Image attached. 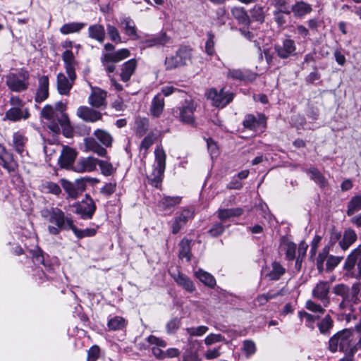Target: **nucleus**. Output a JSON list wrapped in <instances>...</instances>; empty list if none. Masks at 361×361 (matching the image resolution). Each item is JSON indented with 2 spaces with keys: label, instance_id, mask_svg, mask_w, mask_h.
Masks as SVG:
<instances>
[{
  "label": "nucleus",
  "instance_id": "obj_1",
  "mask_svg": "<svg viewBox=\"0 0 361 361\" xmlns=\"http://www.w3.org/2000/svg\"><path fill=\"white\" fill-rule=\"evenodd\" d=\"M361 348V335L356 331L345 329L335 334L329 341V349L331 353L346 352L352 355Z\"/></svg>",
  "mask_w": 361,
  "mask_h": 361
},
{
  "label": "nucleus",
  "instance_id": "obj_2",
  "mask_svg": "<svg viewBox=\"0 0 361 361\" xmlns=\"http://www.w3.org/2000/svg\"><path fill=\"white\" fill-rule=\"evenodd\" d=\"M154 162L152 169L147 171L148 182L153 186L158 188L163 180L164 173L166 169V155L161 145L154 150Z\"/></svg>",
  "mask_w": 361,
  "mask_h": 361
},
{
  "label": "nucleus",
  "instance_id": "obj_3",
  "mask_svg": "<svg viewBox=\"0 0 361 361\" xmlns=\"http://www.w3.org/2000/svg\"><path fill=\"white\" fill-rule=\"evenodd\" d=\"M42 216L49 224H54L48 226V231L52 235H57L62 229H69L67 226V220L64 213L59 208L44 209L41 211Z\"/></svg>",
  "mask_w": 361,
  "mask_h": 361
},
{
  "label": "nucleus",
  "instance_id": "obj_4",
  "mask_svg": "<svg viewBox=\"0 0 361 361\" xmlns=\"http://www.w3.org/2000/svg\"><path fill=\"white\" fill-rule=\"evenodd\" d=\"M11 108L6 112L4 120L16 122L27 119L30 114L24 102L17 96H12L9 101Z\"/></svg>",
  "mask_w": 361,
  "mask_h": 361
},
{
  "label": "nucleus",
  "instance_id": "obj_5",
  "mask_svg": "<svg viewBox=\"0 0 361 361\" xmlns=\"http://www.w3.org/2000/svg\"><path fill=\"white\" fill-rule=\"evenodd\" d=\"M29 73L21 70L18 73H10L6 75V85L13 92L24 91L28 87Z\"/></svg>",
  "mask_w": 361,
  "mask_h": 361
},
{
  "label": "nucleus",
  "instance_id": "obj_6",
  "mask_svg": "<svg viewBox=\"0 0 361 361\" xmlns=\"http://www.w3.org/2000/svg\"><path fill=\"white\" fill-rule=\"evenodd\" d=\"M191 59V49L184 47L180 48L175 55L166 57L165 66L166 69H173L185 66Z\"/></svg>",
  "mask_w": 361,
  "mask_h": 361
},
{
  "label": "nucleus",
  "instance_id": "obj_7",
  "mask_svg": "<svg viewBox=\"0 0 361 361\" xmlns=\"http://www.w3.org/2000/svg\"><path fill=\"white\" fill-rule=\"evenodd\" d=\"M207 97L212 102L214 106L223 108L233 100V94L224 91V89L218 91L216 89L212 88L207 92Z\"/></svg>",
  "mask_w": 361,
  "mask_h": 361
},
{
  "label": "nucleus",
  "instance_id": "obj_8",
  "mask_svg": "<svg viewBox=\"0 0 361 361\" xmlns=\"http://www.w3.org/2000/svg\"><path fill=\"white\" fill-rule=\"evenodd\" d=\"M330 283L328 281H319L312 290V297L322 302L324 307H327L330 302Z\"/></svg>",
  "mask_w": 361,
  "mask_h": 361
},
{
  "label": "nucleus",
  "instance_id": "obj_9",
  "mask_svg": "<svg viewBox=\"0 0 361 361\" xmlns=\"http://www.w3.org/2000/svg\"><path fill=\"white\" fill-rule=\"evenodd\" d=\"M42 117L49 121V128L54 133L60 131L61 120L59 114L51 105H46L42 110Z\"/></svg>",
  "mask_w": 361,
  "mask_h": 361
},
{
  "label": "nucleus",
  "instance_id": "obj_10",
  "mask_svg": "<svg viewBox=\"0 0 361 361\" xmlns=\"http://www.w3.org/2000/svg\"><path fill=\"white\" fill-rule=\"evenodd\" d=\"M92 92L88 97L89 104L97 109H104L106 106V92L97 87L90 85Z\"/></svg>",
  "mask_w": 361,
  "mask_h": 361
},
{
  "label": "nucleus",
  "instance_id": "obj_11",
  "mask_svg": "<svg viewBox=\"0 0 361 361\" xmlns=\"http://www.w3.org/2000/svg\"><path fill=\"white\" fill-rule=\"evenodd\" d=\"M196 105L192 101H185V104L177 110L179 120L186 124H192L195 122L193 116Z\"/></svg>",
  "mask_w": 361,
  "mask_h": 361
},
{
  "label": "nucleus",
  "instance_id": "obj_12",
  "mask_svg": "<svg viewBox=\"0 0 361 361\" xmlns=\"http://www.w3.org/2000/svg\"><path fill=\"white\" fill-rule=\"evenodd\" d=\"M76 115L84 121L90 123H94L102 118V113L86 106H79Z\"/></svg>",
  "mask_w": 361,
  "mask_h": 361
},
{
  "label": "nucleus",
  "instance_id": "obj_13",
  "mask_svg": "<svg viewBox=\"0 0 361 361\" xmlns=\"http://www.w3.org/2000/svg\"><path fill=\"white\" fill-rule=\"evenodd\" d=\"M68 78H67L63 73H60L57 75L56 85L60 94H68L76 78L75 73L74 78H72L71 75H68Z\"/></svg>",
  "mask_w": 361,
  "mask_h": 361
},
{
  "label": "nucleus",
  "instance_id": "obj_14",
  "mask_svg": "<svg viewBox=\"0 0 361 361\" xmlns=\"http://www.w3.org/2000/svg\"><path fill=\"white\" fill-rule=\"evenodd\" d=\"M97 160L92 157L80 158L73 166V169L78 173L93 171L96 169Z\"/></svg>",
  "mask_w": 361,
  "mask_h": 361
},
{
  "label": "nucleus",
  "instance_id": "obj_15",
  "mask_svg": "<svg viewBox=\"0 0 361 361\" xmlns=\"http://www.w3.org/2000/svg\"><path fill=\"white\" fill-rule=\"evenodd\" d=\"M357 260H358V272L357 277L361 279V245L357 246L348 255L344 264V269L346 270H351L355 267Z\"/></svg>",
  "mask_w": 361,
  "mask_h": 361
},
{
  "label": "nucleus",
  "instance_id": "obj_16",
  "mask_svg": "<svg viewBox=\"0 0 361 361\" xmlns=\"http://www.w3.org/2000/svg\"><path fill=\"white\" fill-rule=\"evenodd\" d=\"M130 55V52L128 49H121L114 52L105 53L102 55V63L106 65L107 63H118Z\"/></svg>",
  "mask_w": 361,
  "mask_h": 361
},
{
  "label": "nucleus",
  "instance_id": "obj_17",
  "mask_svg": "<svg viewBox=\"0 0 361 361\" xmlns=\"http://www.w3.org/2000/svg\"><path fill=\"white\" fill-rule=\"evenodd\" d=\"M73 207L75 209V212L84 219L92 218L96 209L94 203L92 200L77 203Z\"/></svg>",
  "mask_w": 361,
  "mask_h": 361
},
{
  "label": "nucleus",
  "instance_id": "obj_18",
  "mask_svg": "<svg viewBox=\"0 0 361 361\" xmlns=\"http://www.w3.org/2000/svg\"><path fill=\"white\" fill-rule=\"evenodd\" d=\"M61 57L67 75H71L72 78H74L75 68L78 66V62L75 59L74 54L71 50L66 49L63 52Z\"/></svg>",
  "mask_w": 361,
  "mask_h": 361
},
{
  "label": "nucleus",
  "instance_id": "obj_19",
  "mask_svg": "<svg viewBox=\"0 0 361 361\" xmlns=\"http://www.w3.org/2000/svg\"><path fill=\"white\" fill-rule=\"evenodd\" d=\"M243 124L246 128L257 130L265 126V117L262 114H258L257 116L252 114H248L245 116Z\"/></svg>",
  "mask_w": 361,
  "mask_h": 361
},
{
  "label": "nucleus",
  "instance_id": "obj_20",
  "mask_svg": "<svg viewBox=\"0 0 361 361\" xmlns=\"http://www.w3.org/2000/svg\"><path fill=\"white\" fill-rule=\"evenodd\" d=\"M39 86L35 95V102H42L49 96V78L42 75L38 78Z\"/></svg>",
  "mask_w": 361,
  "mask_h": 361
},
{
  "label": "nucleus",
  "instance_id": "obj_21",
  "mask_svg": "<svg viewBox=\"0 0 361 361\" xmlns=\"http://www.w3.org/2000/svg\"><path fill=\"white\" fill-rule=\"evenodd\" d=\"M192 212L190 209H183L180 214L175 218L172 224V233L173 234L178 233L183 226L186 224L188 219L192 217Z\"/></svg>",
  "mask_w": 361,
  "mask_h": 361
},
{
  "label": "nucleus",
  "instance_id": "obj_22",
  "mask_svg": "<svg viewBox=\"0 0 361 361\" xmlns=\"http://www.w3.org/2000/svg\"><path fill=\"white\" fill-rule=\"evenodd\" d=\"M61 183L64 190L72 199L77 198L78 194L84 190V187L80 185V181L79 180H77L75 183H71L65 179H61Z\"/></svg>",
  "mask_w": 361,
  "mask_h": 361
},
{
  "label": "nucleus",
  "instance_id": "obj_23",
  "mask_svg": "<svg viewBox=\"0 0 361 361\" xmlns=\"http://www.w3.org/2000/svg\"><path fill=\"white\" fill-rule=\"evenodd\" d=\"M66 105L63 102H57L54 110L59 114L61 126L63 128L65 133L68 135L71 132V127L68 115L65 113Z\"/></svg>",
  "mask_w": 361,
  "mask_h": 361
},
{
  "label": "nucleus",
  "instance_id": "obj_24",
  "mask_svg": "<svg viewBox=\"0 0 361 361\" xmlns=\"http://www.w3.org/2000/svg\"><path fill=\"white\" fill-rule=\"evenodd\" d=\"M137 68V61L131 59L123 63L121 68L120 77L122 81L128 82L134 74Z\"/></svg>",
  "mask_w": 361,
  "mask_h": 361
},
{
  "label": "nucleus",
  "instance_id": "obj_25",
  "mask_svg": "<svg viewBox=\"0 0 361 361\" xmlns=\"http://www.w3.org/2000/svg\"><path fill=\"white\" fill-rule=\"evenodd\" d=\"M76 152L68 147H63L61 156L59 159V163L62 168H68L73 163L76 157Z\"/></svg>",
  "mask_w": 361,
  "mask_h": 361
},
{
  "label": "nucleus",
  "instance_id": "obj_26",
  "mask_svg": "<svg viewBox=\"0 0 361 361\" xmlns=\"http://www.w3.org/2000/svg\"><path fill=\"white\" fill-rule=\"evenodd\" d=\"M84 151L86 152H92L101 157H105L107 154L106 149L100 146L92 137L84 139Z\"/></svg>",
  "mask_w": 361,
  "mask_h": 361
},
{
  "label": "nucleus",
  "instance_id": "obj_27",
  "mask_svg": "<svg viewBox=\"0 0 361 361\" xmlns=\"http://www.w3.org/2000/svg\"><path fill=\"white\" fill-rule=\"evenodd\" d=\"M276 49L279 56L282 59H286L295 52V42L290 39H286L283 41L281 46H278Z\"/></svg>",
  "mask_w": 361,
  "mask_h": 361
},
{
  "label": "nucleus",
  "instance_id": "obj_28",
  "mask_svg": "<svg viewBox=\"0 0 361 361\" xmlns=\"http://www.w3.org/2000/svg\"><path fill=\"white\" fill-rule=\"evenodd\" d=\"M120 25L123 27L126 35L129 36L131 39H137L139 38L135 23L130 18H123L121 20Z\"/></svg>",
  "mask_w": 361,
  "mask_h": 361
},
{
  "label": "nucleus",
  "instance_id": "obj_29",
  "mask_svg": "<svg viewBox=\"0 0 361 361\" xmlns=\"http://www.w3.org/2000/svg\"><path fill=\"white\" fill-rule=\"evenodd\" d=\"M0 164L9 171H14L16 167L12 155L7 152L1 145H0Z\"/></svg>",
  "mask_w": 361,
  "mask_h": 361
},
{
  "label": "nucleus",
  "instance_id": "obj_30",
  "mask_svg": "<svg viewBox=\"0 0 361 361\" xmlns=\"http://www.w3.org/2000/svg\"><path fill=\"white\" fill-rule=\"evenodd\" d=\"M147 341L150 344H154L157 346L152 348L154 355L159 359H164V351L161 350L159 347H166V341L152 335L147 338Z\"/></svg>",
  "mask_w": 361,
  "mask_h": 361
},
{
  "label": "nucleus",
  "instance_id": "obj_31",
  "mask_svg": "<svg viewBox=\"0 0 361 361\" xmlns=\"http://www.w3.org/2000/svg\"><path fill=\"white\" fill-rule=\"evenodd\" d=\"M174 281L180 286H182L187 291L192 293L195 290L192 281L186 276L178 272L177 274H171Z\"/></svg>",
  "mask_w": 361,
  "mask_h": 361
},
{
  "label": "nucleus",
  "instance_id": "obj_32",
  "mask_svg": "<svg viewBox=\"0 0 361 361\" xmlns=\"http://www.w3.org/2000/svg\"><path fill=\"white\" fill-rule=\"evenodd\" d=\"M89 37L97 42L102 43L105 39V30L104 26L99 24L92 25L88 28Z\"/></svg>",
  "mask_w": 361,
  "mask_h": 361
},
{
  "label": "nucleus",
  "instance_id": "obj_33",
  "mask_svg": "<svg viewBox=\"0 0 361 361\" xmlns=\"http://www.w3.org/2000/svg\"><path fill=\"white\" fill-rule=\"evenodd\" d=\"M164 108V100L160 94L156 95L152 102L150 114L154 117H159Z\"/></svg>",
  "mask_w": 361,
  "mask_h": 361
},
{
  "label": "nucleus",
  "instance_id": "obj_34",
  "mask_svg": "<svg viewBox=\"0 0 361 361\" xmlns=\"http://www.w3.org/2000/svg\"><path fill=\"white\" fill-rule=\"evenodd\" d=\"M357 240V234L352 229H347L343 233V239L339 242L341 247L345 250Z\"/></svg>",
  "mask_w": 361,
  "mask_h": 361
},
{
  "label": "nucleus",
  "instance_id": "obj_35",
  "mask_svg": "<svg viewBox=\"0 0 361 361\" xmlns=\"http://www.w3.org/2000/svg\"><path fill=\"white\" fill-rule=\"evenodd\" d=\"M195 276L205 286L209 288H214L216 286V280L214 277L209 273L199 269L195 273Z\"/></svg>",
  "mask_w": 361,
  "mask_h": 361
},
{
  "label": "nucleus",
  "instance_id": "obj_36",
  "mask_svg": "<svg viewBox=\"0 0 361 361\" xmlns=\"http://www.w3.org/2000/svg\"><path fill=\"white\" fill-rule=\"evenodd\" d=\"M361 210V194L355 195L350 198L347 205L346 214L352 216Z\"/></svg>",
  "mask_w": 361,
  "mask_h": 361
},
{
  "label": "nucleus",
  "instance_id": "obj_37",
  "mask_svg": "<svg viewBox=\"0 0 361 361\" xmlns=\"http://www.w3.org/2000/svg\"><path fill=\"white\" fill-rule=\"evenodd\" d=\"M67 226L69 229H71L75 235L78 238H82L84 237H90L93 236L96 233V230L94 228H87L84 230L78 229L74 225L72 219L67 220Z\"/></svg>",
  "mask_w": 361,
  "mask_h": 361
},
{
  "label": "nucleus",
  "instance_id": "obj_38",
  "mask_svg": "<svg viewBox=\"0 0 361 361\" xmlns=\"http://www.w3.org/2000/svg\"><path fill=\"white\" fill-rule=\"evenodd\" d=\"M94 135L105 147H109L112 145L113 137L109 132L102 129H97L94 132Z\"/></svg>",
  "mask_w": 361,
  "mask_h": 361
},
{
  "label": "nucleus",
  "instance_id": "obj_39",
  "mask_svg": "<svg viewBox=\"0 0 361 361\" xmlns=\"http://www.w3.org/2000/svg\"><path fill=\"white\" fill-rule=\"evenodd\" d=\"M181 201V197L178 196L171 197V196H165L161 198L159 201V206L163 210H169L176 205L180 204Z\"/></svg>",
  "mask_w": 361,
  "mask_h": 361
},
{
  "label": "nucleus",
  "instance_id": "obj_40",
  "mask_svg": "<svg viewBox=\"0 0 361 361\" xmlns=\"http://www.w3.org/2000/svg\"><path fill=\"white\" fill-rule=\"evenodd\" d=\"M291 11L295 16L302 17L312 11V6L305 2L300 1L292 6Z\"/></svg>",
  "mask_w": 361,
  "mask_h": 361
},
{
  "label": "nucleus",
  "instance_id": "obj_41",
  "mask_svg": "<svg viewBox=\"0 0 361 361\" xmlns=\"http://www.w3.org/2000/svg\"><path fill=\"white\" fill-rule=\"evenodd\" d=\"M243 212L241 208L223 209L218 211V216L221 220L225 221L232 216H239Z\"/></svg>",
  "mask_w": 361,
  "mask_h": 361
},
{
  "label": "nucleus",
  "instance_id": "obj_42",
  "mask_svg": "<svg viewBox=\"0 0 361 361\" xmlns=\"http://www.w3.org/2000/svg\"><path fill=\"white\" fill-rule=\"evenodd\" d=\"M84 27L85 23H69L61 26L60 28V32L63 35H68L74 32H78Z\"/></svg>",
  "mask_w": 361,
  "mask_h": 361
},
{
  "label": "nucleus",
  "instance_id": "obj_43",
  "mask_svg": "<svg viewBox=\"0 0 361 361\" xmlns=\"http://www.w3.org/2000/svg\"><path fill=\"white\" fill-rule=\"evenodd\" d=\"M190 240L183 238L180 243L179 257L185 258L188 262L191 259Z\"/></svg>",
  "mask_w": 361,
  "mask_h": 361
},
{
  "label": "nucleus",
  "instance_id": "obj_44",
  "mask_svg": "<svg viewBox=\"0 0 361 361\" xmlns=\"http://www.w3.org/2000/svg\"><path fill=\"white\" fill-rule=\"evenodd\" d=\"M26 138L20 133H15L13 135V147L16 152L23 156L24 147L26 143Z\"/></svg>",
  "mask_w": 361,
  "mask_h": 361
},
{
  "label": "nucleus",
  "instance_id": "obj_45",
  "mask_svg": "<svg viewBox=\"0 0 361 361\" xmlns=\"http://www.w3.org/2000/svg\"><path fill=\"white\" fill-rule=\"evenodd\" d=\"M285 273V269L276 262L271 264V270L266 274L270 280H278Z\"/></svg>",
  "mask_w": 361,
  "mask_h": 361
},
{
  "label": "nucleus",
  "instance_id": "obj_46",
  "mask_svg": "<svg viewBox=\"0 0 361 361\" xmlns=\"http://www.w3.org/2000/svg\"><path fill=\"white\" fill-rule=\"evenodd\" d=\"M170 39L165 33H161L159 35L147 39L145 43L147 47H153L164 45L169 42Z\"/></svg>",
  "mask_w": 361,
  "mask_h": 361
},
{
  "label": "nucleus",
  "instance_id": "obj_47",
  "mask_svg": "<svg viewBox=\"0 0 361 361\" xmlns=\"http://www.w3.org/2000/svg\"><path fill=\"white\" fill-rule=\"evenodd\" d=\"M97 165H99L101 173L105 176H110L114 174L116 171V167H114L111 163L104 160H97Z\"/></svg>",
  "mask_w": 361,
  "mask_h": 361
},
{
  "label": "nucleus",
  "instance_id": "obj_48",
  "mask_svg": "<svg viewBox=\"0 0 361 361\" xmlns=\"http://www.w3.org/2000/svg\"><path fill=\"white\" fill-rule=\"evenodd\" d=\"M283 295L282 290H281L275 293L269 292V293L258 295L255 298V305L262 306V305H265L269 300L275 298H276L279 295Z\"/></svg>",
  "mask_w": 361,
  "mask_h": 361
},
{
  "label": "nucleus",
  "instance_id": "obj_49",
  "mask_svg": "<svg viewBox=\"0 0 361 361\" xmlns=\"http://www.w3.org/2000/svg\"><path fill=\"white\" fill-rule=\"evenodd\" d=\"M307 172L310 174V178L321 187H324L326 185V180L318 169L312 167L308 169Z\"/></svg>",
  "mask_w": 361,
  "mask_h": 361
},
{
  "label": "nucleus",
  "instance_id": "obj_50",
  "mask_svg": "<svg viewBox=\"0 0 361 361\" xmlns=\"http://www.w3.org/2000/svg\"><path fill=\"white\" fill-rule=\"evenodd\" d=\"M333 325V319L329 315H326L317 324L319 330L322 334H328L330 329H332Z\"/></svg>",
  "mask_w": 361,
  "mask_h": 361
},
{
  "label": "nucleus",
  "instance_id": "obj_51",
  "mask_svg": "<svg viewBox=\"0 0 361 361\" xmlns=\"http://www.w3.org/2000/svg\"><path fill=\"white\" fill-rule=\"evenodd\" d=\"M126 326V321L125 319L118 316H116L108 322V327L110 330L112 331H117L122 329Z\"/></svg>",
  "mask_w": 361,
  "mask_h": 361
},
{
  "label": "nucleus",
  "instance_id": "obj_52",
  "mask_svg": "<svg viewBox=\"0 0 361 361\" xmlns=\"http://www.w3.org/2000/svg\"><path fill=\"white\" fill-rule=\"evenodd\" d=\"M334 293L341 296L344 300H351L350 288L345 284L341 283L336 285L334 288Z\"/></svg>",
  "mask_w": 361,
  "mask_h": 361
},
{
  "label": "nucleus",
  "instance_id": "obj_53",
  "mask_svg": "<svg viewBox=\"0 0 361 361\" xmlns=\"http://www.w3.org/2000/svg\"><path fill=\"white\" fill-rule=\"evenodd\" d=\"M251 17L253 20L262 23L264 20L265 11L264 8L259 5H255L250 11Z\"/></svg>",
  "mask_w": 361,
  "mask_h": 361
},
{
  "label": "nucleus",
  "instance_id": "obj_54",
  "mask_svg": "<svg viewBox=\"0 0 361 361\" xmlns=\"http://www.w3.org/2000/svg\"><path fill=\"white\" fill-rule=\"evenodd\" d=\"M305 308L312 312L319 314H323L326 312V310L324 307L312 300H307L306 301Z\"/></svg>",
  "mask_w": 361,
  "mask_h": 361
},
{
  "label": "nucleus",
  "instance_id": "obj_55",
  "mask_svg": "<svg viewBox=\"0 0 361 361\" xmlns=\"http://www.w3.org/2000/svg\"><path fill=\"white\" fill-rule=\"evenodd\" d=\"M329 249L328 247L323 248L321 252L318 255L317 258V268L319 272L324 271V262L325 260L327 261Z\"/></svg>",
  "mask_w": 361,
  "mask_h": 361
},
{
  "label": "nucleus",
  "instance_id": "obj_56",
  "mask_svg": "<svg viewBox=\"0 0 361 361\" xmlns=\"http://www.w3.org/2000/svg\"><path fill=\"white\" fill-rule=\"evenodd\" d=\"M298 314L300 319H305V324L311 329H314V322L319 318V315H312L305 311L299 312Z\"/></svg>",
  "mask_w": 361,
  "mask_h": 361
},
{
  "label": "nucleus",
  "instance_id": "obj_57",
  "mask_svg": "<svg viewBox=\"0 0 361 361\" xmlns=\"http://www.w3.org/2000/svg\"><path fill=\"white\" fill-rule=\"evenodd\" d=\"M106 29H107V33H108L109 38L111 39V41H113L116 43H121L122 42L119 32L115 26L108 24L106 25Z\"/></svg>",
  "mask_w": 361,
  "mask_h": 361
},
{
  "label": "nucleus",
  "instance_id": "obj_58",
  "mask_svg": "<svg viewBox=\"0 0 361 361\" xmlns=\"http://www.w3.org/2000/svg\"><path fill=\"white\" fill-rule=\"evenodd\" d=\"M117 188V183L116 180H112L109 183H106L104 186L101 188V193L106 197L111 196L114 194Z\"/></svg>",
  "mask_w": 361,
  "mask_h": 361
},
{
  "label": "nucleus",
  "instance_id": "obj_59",
  "mask_svg": "<svg viewBox=\"0 0 361 361\" xmlns=\"http://www.w3.org/2000/svg\"><path fill=\"white\" fill-rule=\"evenodd\" d=\"M228 79L243 80L245 79V74L240 69L229 68L226 73Z\"/></svg>",
  "mask_w": 361,
  "mask_h": 361
},
{
  "label": "nucleus",
  "instance_id": "obj_60",
  "mask_svg": "<svg viewBox=\"0 0 361 361\" xmlns=\"http://www.w3.org/2000/svg\"><path fill=\"white\" fill-rule=\"evenodd\" d=\"M208 327L206 326H199L197 327L187 328L186 332L190 336H201L206 334L208 331Z\"/></svg>",
  "mask_w": 361,
  "mask_h": 361
},
{
  "label": "nucleus",
  "instance_id": "obj_61",
  "mask_svg": "<svg viewBox=\"0 0 361 361\" xmlns=\"http://www.w3.org/2000/svg\"><path fill=\"white\" fill-rule=\"evenodd\" d=\"M214 35L212 33L209 32L207 34V39L205 43V51L208 55L212 56L214 54Z\"/></svg>",
  "mask_w": 361,
  "mask_h": 361
},
{
  "label": "nucleus",
  "instance_id": "obj_62",
  "mask_svg": "<svg viewBox=\"0 0 361 361\" xmlns=\"http://www.w3.org/2000/svg\"><path fill=\"white\" fill-rule=\"evenodd\" d=\"M135 128L137 133L143 135L148 128V120L145 118H137L135 120Z\"/></svg>",
  "mask_w": 361,
  "mask_h": 361
},
{
  "label": "nucleus",
  "instance_id": "obj_63",
  "mask_svg": "<svg viewBox=\"0 0 361 361\" xmlns=\"http://www.w3.org/2000/svg\"><path fill=\"white\" fill-rule=\"evenodd\" d=\"M343 259V257L330 255L326 261V270L331 271L337 267Z\"/></svg>",
  "mask_w": 361,
  "mask_h": 361
},
{
  "label": "nucleus",
  "instance_id": "obj_64",
  "mask_svg": "<svg viewBox=\"0 0 361 361\" xmlns=\"http://www.w3.org/2000/svg\"><path fill=\"white\" fill-rule=\"evenodd\" d=\"M44 190H47V192L54 194V195H59L61 192V190L59 185L53 182H46L43 185Z\"/></svg>",
  "mask_w": 361,
  "mask_h": 361
}]
</instances>
